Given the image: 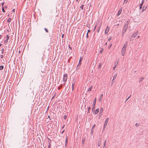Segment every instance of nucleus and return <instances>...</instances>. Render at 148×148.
Masks as SVG:
<instances>
[{
  "instance_id": "1",
  "label": "nucleus",
  "mask_w": 148,
  "mask_h": 148,
  "mask_svg": "<svg viewBox=\"0 0 148 148\" xmlns=\"http://www.w3.org/2000/svg\"><path fill=\"white\" fill-rule=\"evenodd\" d=\"M128 23L127 22L124 25L123 29V30L122 32V36H123V35L125 33L126 31L127 30V29L128 27Z\"/></svg>"
},
{
  "instance_id": "2",
  "label": "nucleus",
  "mask_w": 148,
  "mask_h": 148,
  "mask_svg": "<svg viewBox=\"0 0 148 148\" xmlns=\"http://www.w3.org/2000/svg\"><path fill=\"white\" fill-rule=\"evenodd\" d=\"M127 43H128V42H126V43L124 44V45L122 48V51L123 52H125L126 48L127 46Z\"/></svg>"
},
{
  "instance_id": "3",
  "label": "nucleus",
  "mask_w": 148,
  "mask_h": 148,
  "mask_svg": "<svg viewBox=\"0 0 148 148\" xmlns=\"http://www.w3.org/2000/svg\"><path fill=\"white\" fill-rule=\"evenodd\" d=\"M96 98H95L93 101V103L92 104V110L93 111L94 110L95 106L96 103Z\"/></svg>"
},
{
  "instance_id": "4",
  "label": "nucleus",
  "mask_w": 148,
  "mask_h": 148,
  "mask_svg": "<svg viewBox=\"0 0 148 148\" xmlns=\"http://www.w3.org/2000/svg\"><path fill=\"white\" fill-rule=\"evenodd\" d=\"M109 120V118H107L106 119V120L105 121V123L104 125L103 129L104 130L105 128H106V125H107L108 122Z\"/></svg>"
},
{
  "instance_id": "5",
  "label": "nucleus",
  "mask_w": 148,
  "mask_h": 148,
  "mask_svg": "<svg viewBox=\"0 0 148 148\" xmlns=\"http://www.w3.org/2000/svg\"><path fill=\"white\" fill-rule=\"evenodd\" d=\"M138 33V31H137L135 32L131 36V38L135 37L137 35Z\"/></svg>"
},
{
  "instance_id": "6",
  "label": "nucleus",
  "mask_w": 148,
  "mask_h": 148,
  "mask_svg": "<svg viewBox=\"0 0 148 148\" xmlns=\"http://www.w3.org/2000/svg\"><path fill=\"white\" fill-rule=\"evenodd\" d=\"M67 75L66 73H65L64 75L63 82H65L66 81L67 79Z\"/></svg>"
},
{
  "instance_id": "7",
  "label": "nucleus",
  "mask_w": 148,
  "mask_h": 148,
  "mask_svg": "<svg viewBox=\"0 0 148 148\" xmlns=\"http://www.w3.org/2000/svg\"><path fill=\"white\" fill-rule=\"evenodd\" d=\"M109 27H108V26H107V27L106 29V30L105 31V34H108V31H109Z\"/></svg>"
},
{
  "instance_id": "8",
  "label": "nucleus",
  "mask_w": 148,
  "mask_h": 148,
  "mask_svg": "<svg viewBox=\"0 0 148 148\" xmlns=\"http://www.w3.org/2000/svg\"><path fill=\"white\" fill-rule=\"evenodd\" d=\"M82 59H83V58H82L81 57L80 58V59H79V63H78V65L77 67H78L79 66H80V65H81V62L82 60Z\"/></svg>"
},
{
  "instance_id": "9",
  "label": "nucleus",
  "mask_w": 148,
  "mask_h": 148,
  "mask_svg": "<svg viewBox=\"0 0 148 148\" xmlns=\"http://www.w3.org/2000/svg\"><path fill=\"white\" fill-rule=\"evenodd\" d=\"M122 11V8H121L119 10L118 14H117V16H118L120 15V14H121V12Z\"/></svg>"
},
{
  "instance_id": "10",
  "label": "nucleus",
  "mask_w": 148,
  "mask_h": 148,
  "mask_svg": "<svg viewBox=\"0 0 148 148\" xmlns=\"http://www.w3.org/2000/svg\"><path fill=\"white\" fill-rule=\"evenodd\" d=\"M99 110L98 108L97 109L95 112V114H97L99 112Z\"/></svg>"
},
{
  "instance_id": "11",
  "label": "nucleus",
  "mask_w": 148,
  "mask_h": 148,
  "mask_svg": "<svg viewBox=\"0 0 148 148\" xmlns=\"http://www.w3.org/2000/svg\"><path fill=\"white\" fill-rule=\"evenodd\" d=\"M106 140H105L104 143L103 147H106Z\"/></svg>"
},
{
  "instance_id": "12",
  "label": "nucleus",
  "mask_w": 148,
  "mask_h": 148,
  "mask_svg": "<svg viewBox=\"0 0 148 148\" xmlns=\"http://www.w3.org/2000/svg\"><path fill=\"white\" fill-rule=\"evenodd\" d=\"M75 85V82H73L72 83V90H73V89L74 88V86Z\"/></svg>"
},
{
  "instance_id": "13",
  "label": "nucleus",
  "mask_w": 148,
  "mask_h": 148,
  "mask_svg": "<svg viewBox=\"0 0 148 148\" xmlns=\"http://www.w3.org/2000/svg\"><path fill=\"white\" fill-rule=\"evenodd\" d=\"M101 144V141L100 140H99L98 143V146L99 147H100Z\"/></svg>"
},
{
  "instance_id": "14",
  "label": "nucleus",
  "mask_w": 148,
  "mask_h": 148,
  "mask_svg": "<svg viewBox=\"0 0 148 148\" xmlns=\"http://www.w3.org/2000/svg\"><path fill=\"white\" fill-rule=\"evenodd\" d=\"M103 108H101L100 109V113L102 114L103 112Z\"/></svg>"
},
{
  "instance_id": "15",
  "label": "nucleus",
  "mask_w": 148,
  "mask_h": 148,
  "mask_svg": "<svg viewBox=\"0 0 148 148\" xmlns=\"http://www.w3.org/2000/svg\"><path fill=\"white\" fill-rule=\"evenodd\" d=\"M11 18H9L8 19V20H7V22L8 23H10L11 21Z\"/></svg>"
},
{
  "instance_id": "16",
  "label": "nucleus",
  "mask_w": 148,
  "mask_h": 148,
  "mask_svg": "<svg viewBox=\"0 0 148 148\" xmlns=\"http://www.w3.org/2000/svg\"><path fill=\"white\" fill-rule=\"evenodd\" d=\"M117 74H114V75L113 76V79H114L117 76Z\"/></svg>"
},
{
  "instance_id": "17",
  "label": "nucleus",
  "mask_w": 148,
  "mask_h": 148,
  "mask_svg": "<svg viewBox=\"0 0 148 148\" xmlns=\"http://www.w3.org/2000/svg\"><path fill=\"white\" fill-rule=\"evenodd\" d=\"M3 68H4V67L2 65H1V66H0V69L1 70H3Z\"/></svg>"
},
{
  "instance_id": "18",
  "label": "nucleus",
  "mask_w": 148,
  "mask_h": 148,
  "mask_svg": "<svg viewBox=\"0 0 148 148\" xmlns=\"http://www.w3.org/2000/svg\"><path fill=\"white\" fill-rule=\"evenodd\" d=\"M85 138H84L82 140V144H84L85 142Z\"/></svg>"
},
{
  "instance_id": "19",
  "label": "nucleus",
  "mask_w": 148,
  "mask_h": 148,
  "mask_svg": "<svg viewBox=\"0 0 148 148\" xmlns=\"http://www.w3.org/2000/svg\"><path fill=\"white\" fill-rule=\"evenodd\" d=\"M143 4H142V3H141L140 4V6H139L140 9H141L142 7L143 6Z\"/></svg>"
},
{
  "instance_id": "20",
  "label": "nucleus",
  "mask_w": 148,
  "mask_h": 148,
  "mask_svg": "<svg viewBox=\"0 0 148 148\" xmlns=\"http://www.w3.org/2000/svg\"><path fill=\"white\" fill-rule=\"evenodd\" d=\"M92 89V86H91L88 90V91H90Z\"/></svg>"
},
{
  "instance_id": "21",
  "label": "nucleus",
  "mask_w": 148,
  "mask_h": 148,
  "mask_svg": "<svg viewBox=\"0 0 148 148\" xmlns=\"http://www.w3.org/2000/svg\"><path fill=\"white\" fill-rule=\"evenodd\" d=\"M9 36L8 35H7L6 36V39L8 40L9 39Z\"/></svg>"
},
{
  "instance_id": "22",
  "label": "nucleus",
  "mask_w": 148,
  "mask_h": 148,
  "mask_svg": "<svg viewBox=\"0 0 148 148\" xmlns=\"http://www.w3.org/2000/svg\"><path fill=\"white\" fill-rule=\"evenodd\" d=\"M67 137L66 138V142H65V146H66V144L68 143V141H67Z\"/></svg>"
},
{
  "instance_id": "23",
  "label": "nucleus",
  "mask_w": 148,
  "mask_h": 148,
  "mask_svg": "<svg viewBox=\"0 0 148 148\" xmlns=\"http://www.w3.org/2000/svg\"><path fill=\"white\" fill-rule=\"evenodd\" d=\"M135 125L136 127H138L139 125V124L138 123H136L135 124Z\"/></svg>"
},
{
  "instance_id": "24",
  "label": "nucleus",
  "mask_w": 148,
  "mask_h": 148,
  "mask_svg": "<svg viewBox=\"0 0 148 148\" xmlns=\"http://www.w3.org/2000/svg\"><path fill=\"white\" fill-rule=\"evenodd\" d=\"M101 63H100L99 66L98 68L100 69L101 68Z\"/></svg>"
},
{
  "instance_id": "25",
  "label": "nucleus",
  "mask_w": 148,
  "mask_h": 148,
  "mask_svg": "<svg viewBox=\"0 0 148 148\" xmlns=\"http://www.w3.org/2000/svg\"><path fill=\"white\" fill-rule=\"evenodd\" d=\"M121 53H122V55L124 56V55H125V52H123V51H122V52Z\"/></svg>"
},
{
  "instance_id": "26",
  "label": "nucleus",
  "mask_w": 148,
  "mask_h": 148,
  "mask_svg": "<svg viewBox=\"0 0 148 148\" xmlns=\"http://www.w3.org/2000/svg\"><path fill=\"white\" fill-rule=\"evenodd\" d=\"M103 49H101V50H100V53H102L103 52Z\"/></svg>"
},
{
  "instance_id": "27",
  "label": "nucleus",
  "mask_w": 148,
  "mask_h": 148,
  "mask_svg": "<svg viewBox=\"0 0 148 148\" xmlns=\"http://www.w3.org/2000/svg\"><path fill=\"white\" fill-rule=\"evenodd\" d=\"M145 9H146V8L144 6L143 7L142 12H143L145 10Z\"/></svg>"
},
{
  "instance_id": "28",
  "label": "nucleus",
  "mask_w": 148,
  "mask_h": 148,
  "mask_svg": "<svg viewBox=\"0 0 148 148\" xmlns=\"http://www.w3.org/2000/svg\"><path fill=\"white\" fill-rule=\"evenodd\" d=\"M144 79V77H143L141 79H140L139 80L140 82H142Z\"/></svg>"
},
{
  "instance_id": "29",
  "label": "nucleus",
  "mask_w": 148,
  "mask_h": 148,
  "mask_svg": "<svg viewBox=\"0 0 148 148\" xmlns=\"http://www.w3.org/2000/svg\"><path fill=\"white\" fill-rule=\"evenodd\" d=\"M1 53H2L3 54V52L4 51V49L3 48L1 49Z\"/></svg>"
},
{
  "instance_id": "30",
  "label": "nucleus",
  "mask_w": 148,
  "mask_h": 148,
  "mask_svg": "<svg viewBox=\"0 0 148 148\" xmlns=\"http://www.w3.org/2000/svg\"><path fill=\"white\" fill-rule=\"evenodd\" d=\"M67 118V116L66 115H64L63 117V118L64 119H66Z\"/></svg>"
},
{
  "instance_id": "31",
  "label": "nucleus",
  "mask_w": 148,
  "mask_h": 148,
  "mask_svg": "<svg viewBox=\"0 0 148 148\" xmlns=\"http://www.w3.org/2000/svg\"><path fill=\"white\" fill-rule=\"evenodd\" d=\"M84 5H82L80 7V8L82 9V10H83Z\"/></svg>"
},
{
  "instance_id": "32",
  "label": "nucleus",
  "mask_w": 148,
  "mask_h": 148,
  "mask_svg": "<svg viewBox=\"0 0 148 148\" xmlns=\"http://www.w3.org/2000/svg\"><path fill=\"white\" fill-rule=\"evenodd\" d=\"M117 63L116 64H115V66L113 68V70H114V69H115V68L116 67V66H117Z\"/></svg>"
},
{
  "instance_id": "33",
  "label": "nucleus",
  "mask_w": 148,
  "mask_h": 148,
  "mask_svg": "<svg viewBox=\"0 0 148 148\" xmlns=\"http://www.w3.org/2000/svg\"><path fill=\"white\" fill-rule=\"evenodd\" d=\"M103 96V94H102L101 95V97H100V99H99V100L100 101L101 100V98H102V97Z\"/></svg>"
},
{
  "instance_id": "34",
  "label": "nucleus",
  "mask_w": 148,
  "mask_h": 148,
  "mask_svg": "<svg viewBox=\"0 0 148 148\" xmlns=\"http://www.w3.org/2000/svg\"><path fill=\"white\" fill-rule=\"evenodd\" d=\"M44 29L45 30L46 32H48V30L45 28Z\"/></svg>"
},
{
  "instance_id": "35",
  "label": "nucleus",
  "mask_w": 148,
  "mask_h": 148,
  "mask_svg": "<svg viewBox=\"0 0 148 148\" xmlns=\"http://www.w3.org/2000/svg\"><path fill=\"white\" fill-rule=\"evenodd\" d=\"M2 10L3 12H5V11H4V10L3 7H2Z\"/></svg>"
},
{
  "instance_id": "36",
  "label": "nucleus",
  "mask_w": 148,
  "mask_h": 148,
  "mask_svg": "<svg viewBox=\"0 0 148 148\" xmlns=\"http://www.w3.org/2000/svg\"><path fill=\"white\" fill-rule=\"evenodd\" d=\"M8 42V40H5V41H4V42L5 43H7Z\"/></svg>"
},
{
  "instance_id": "37",
  "label": "nucleus",
  "mask_w": 148,
  "mask_h": 148,
  "mask_svg": "<svg viewBox=\"0 0 148 148\" xmlns=\"http://www.w3.org/2000/svg\"><path fill=\"white\" fill-rule=\"evenodd\" d=\"M128 1V0H124V3H126L127 1Z\"/></svg>"
},
{
  "instance_id": "38",
  "label": "nucleus",
  "mask_w": 148,
  "mask_h": 148,
  "mask_svg": "<svg viewBox=\"0 0 148 148\" xmlns=\"http://www.w3.org/2000/svg\"><path fill=\"white\" fill-rule=\"evenodd\" d=\"M144 1H145V0H142V3H142V4H143L144 2Z\"/></svg>"
},
{
  "instance_id": "39",
  "label": "nucleus",
  "mask_w": 148,
  "mask_h": 148,
  "mask_svg": "<svg viewBox=\"0 0 148 148\" xmlns=\"http://www.w3.org/2000/svg\"><path fill=\"white\" fill-rule=\"evenodd\" d=\"M112 39L111 37H110L108 39V41H110Z\"/></svg>"
},
{
  "instance_id": "40",
  "label": "nucleus",
  "mask_w": 148,
  "mask_h": 148,
  "mask_svg": "<svg viewBox=\"0 0 148 148\" xmlns=\"http://www.w3.org/2000/svg\"><path fill=\"white\" fill-rule=\"evenodd\" d=\"M112 44H111L109 46V48H110L111 47H112Z\"/></svg>"
},
{
  "instance_id": "41",
  "label": "nucleus",
  "mask_w": 148,
  "mask_h": 148,
  "mask_svg": "<svg viewBox=\"0 0 148 148\" xmlns=\"http://www.w3.org/2000/svg\"><path fill=\"white\" fill-rule=\"evenodd\" d=\"M131 96V95H130V96H129V97H128V98L127 99H126V101L125 102H126V101H127L128 99L130 98V97Z\"/></svg>"
},
{
  "instance_id": "42",
  "label": "nucleus",
  "mask_w": 148,
  "mask_h": 148,
  "mask_svg": "<svg viewBox=\"0 0 148 148\" xmlns=\"http://www.w3.org/2000/svg\"><path fill=\"white\" fill-rule=\"evenodd\" d=\"M51 146V145L49 144V145H48V148H50V147Z\"/></svg>"
},
{
  "instance_id": "43",
  "label": "nucleus",
  "mask_w": 148,
  "mask_h": 148,
  "mask_svg": "<svg viewBox=\"0 0 148 148\" xmlns=\"http://www.w3.org/2000/svg\"><path fill=\"white\" fill-rule=\"evenodd\" d=\"M100 27H99V28L98 29L97 31V32H99V31L100 30Z\"/></svg>"
},
{
  "instance_id": "44",
  "label": "nucleus",
  "mask_w": 148,
  "mask_h": 148,
  "mask_svg": "<svg viewBox=\"0 0 148 148\" xmlns=\"http://www.w3.org/2000/svg\"><path fill=\"white\" fill-rule=\"evenodd\" d=\"M90 107H89L88 108V112H89V111L90 110Z\"/></svg>"
},
{
  "instance_id": "45",
  "label": "nucleus",
  "mask_w": 148,
  "mask_h": 148,
  "mask_svg": "<svg viewBox=\"0 0 148 148\" xmlns=\"http://www.w3.org/2000/svg\"><path fill=\"white\" fill-rule=\"evenodd\" d=\"M95 124L92 127V129H93V128L94 127H95Z\"/></svg>"
},
{
  "instance_id": "46",
  "label": "nucleus",
  "mask_w": 148,
  "mask_h": 148,
  "mask_svg": "<svg viewBox=\"0 0 148 148\" xmlns=\"http://www.w3.org/2000/svg\"><path fill=\"white\" fill-rule=\"evenodd\" d=\"M62 86H61V87H58V89L59 90L60 89H61L62 88Z\"/></svg>"
},
{
  "instance_id": "47",
  "label": "nucleus",
  "mask_w": 148,
  "mask_h": 148,
  "mask_svg": "<svg viewBox=\"0 0 148 148\" xmlns=\"http://www.w3.org/2000/svg\"><path fill=\"white\" fill-rule=\"evenodd\" d=\"M88 32H87V33L86 34V37L87 38H88Z\"/></svg>"
},
{
  "instance_id": "48",
  "label": "nucleus",
  "mask_w": 148,
  "mask_h": 148,
  "mask_svg": "<svg viewBox=\"0 0 148 148\" xmlns=\"http://www.w3.org/2000/svg\"><path fill=\"white\" fill-rule=\"evenodd\" d=\"M4 3V2H3V3H2V7H3V5Z\"/></svg>"
},
{
  "instance_id": "49",
  "label": "nucleus",
  "mask_w": 148,
  "mask_h": 148,
  "mask_svg": "<svg viewBox=\"0 0 148 148\" xmlns=\"http://www.w3.org/2000/svg\"><path fill=\"white\" fill-rule=\"evenodd\" d=\"M93 129H92L91 130V133H93Z\"/></svg>"
},
{
  "instance_id": "50",
  "label": "nucleus",
  "mask_w": 148,
  "mask_h": 148,
  "mask_svg": "<svg viewBox=\"0 0 148 148\" xmlns=\"http://www.w3.org/2000/svg\"><path fill=\"white\" fill-rule=\"evenodd\" d=\"M15 11V9H13L12 10V11L13 12H14Z\"/></svg>"
},
{
  "instance_id": "51",
  "label": "nucleus",
  "mask_w": 148,
  "mask_h": 148,
  "mask_svg": "<svg viewBox=\"0 0 148 148\" xmlns=\"http://www.w3.org/2000/svg\"><path fill=\"white\" fill-rule=\"evenodd\" d=\"M3 55H1V58H3Z\"/></svg>"
},
{
  "instance_id": "52",
  "label": "nucleus",
  "mask_w": 148,
  "mask_h": 148,
  "mask_svg": "<svg viewBox=\"0 0 148 148\" xmlns=\"http://www.w3.org/2000/svg\"><path fill=\"white\" fill-rule=\"evenodd\" d=\"M96 27H97V25H95V29H94V31L95 30V28H96Z\"/></svg>"
},
{
  "instance_id": "53",
  "label": "nucleus",
  "mask_w": 148,
  "mask_h": 148,
  "mask_svg": "<svg viewBox=\"0 0 148 148\" xmlns=\"http://www.w3.org/2000/svg\"><path fill=\"white\" fill-rule=\"evenodd\" d=\"M64 130L62 131V134H63L64 133Z\"/></svg>"
},
{
  "instance_id": "54",
  "label": "nucleus",
  "mask_w": 148,
  "mask_h": 148,
  "mask_svg": "<svg viewBox=\"0 0 148 148\" xmlns=\"http://www.w3.org/2000/svg\"><path fill=\"white\" fill-rule=\"evenodd\" d=\"M90 30H88V32H90Z\"/></svg>"
},
{
  "instance_id": "55",
  "label": "nucleus",
  "mask_w": 148,
  "mask_h": 148,
  "mask_svg": "<svg viewBox=\"0 0 148 148\" xmlns=\"http://www.w3.org/2000/svg\"><path fill=\"white\" fill-rule=\"evenodd\" d=\"M55 95L53 96L52 97V99H53V98H54V97H55Z\"/></svg>"
},
{
  "instance_id": "56",
  "label": "nucleus",
  "mask_w": 148,
  "mask_h": 148,
  "mask_svg": "<svg viewBox=\"0 0 148 148\" xmlns=\"http://www.w3.org/2000/svg\"><path fill=\"white\" fill-rule=\"evenodd\" d=\"M114 79H113L112 80V82H114Z\"/></svg>"
},
{
  "instance_id": "57",
  "label": "nucleus",
  "mask_w": 148,
  "mask_h": 148,
  "mask_svg": "<svg viewBox=\"0 0 148 148\" xmlns=\"http://www.w3.org/2000/svg\"><path fill=\"white\" fill-rule=\"evenodd\" d=\"M2 45V44L1 43H0V47H1Z\"/></svg>"
},
{
  "instance_id": "58",
  "label": "nucleus",
  "mask_w": 148,
  "mask_h": 148,
  "mask_svg": "<svg viewBox=\"0 0 148 148\" xmlns=\"http://www.w3.org/2000/svg\"><path fill=\"white\" fill-rule=\"evenodd\" d=\"M63 36H64V34H63L62 35V38H63Z\"/></svg>"
},
{
  "instance_id": "59",
  "label": "nucleus",
  "mask_w": 148,
  "mask_h": 148,
  "mask_svg": "<svg viewBox=\"0 0 148 148\" xmlns=\"http://www.w3.org/2000/svg\"><path fill=\"white\" fill-rule=\"evenodd\" d=\"M139 37H140V36H138L137 37V38H138Z\"/></svg>"
},
{
  "instance_id": "60",
  "label": "nucleus",
  "mask_w": 148,
  "mask_h": 148,
  "mask_svg": "<svg viewBox=\"0 0 148 148\" xmlns=\"http://www.w3.org/2000/svg\"><path fill=\"white\" fill-rule=\"evenodd\" d=\"M1 35H0V39H1Z\"/></svg>"
},
{
  "instance_id": "61",
  "label": "nucleus",
  "mask_w": 148,
  "mask_h": 148,
  "mask_svg": "<svg viewBox=\"0 0 148 148\" xmlns=\"http://www.w3.org/2000/svg\"><path fill=\"white\" fill-rule=\"evenodd\" d=\"M103 148H107V147H103Z\"/></svg>"
},
{
  "instance_id": "62",
  "label": "nucleus",
  "mask_w": 148,
  "mask_h": 148,
  "mask_svg": "<svg viewBox=\"0 0 148 148\" xmlns=\"http://www.w3.org/2000/svg\"><path fill=\"white\" fill-rule=\"evenodd\" d=\"M105 44H106V45H107V42H106V43Z\"/></svg>"
},
{
  "instance_id": "63",
  "label": "nucleus",
  "mask_w": 148,
  "mask_h": 148,
  "mask_svg": "<svg viewBox=\"0 0 148 148\" xmlns=\"http://www.w3.org/2000/svg\"><path fill=\"white\" fill-rule=\"evenodd\" d=\"M69 47L70 49H71V47Z\"/></svg>"
},
{
  "instance_id": "64",
  "label": "nucleus",
  "mask_w": 148,
  "mask_h": 148,
  "mask_svg": "<svg viewBox=\"0 0 148 148\" xmlns=\"http://www.w3.org/2000/svg\"><path fill=\"white\" fill-rule=\"evenodd\" d=\"M78 0H76V1H78Z\"/></svg>"
}]
</instances>
